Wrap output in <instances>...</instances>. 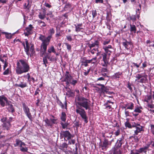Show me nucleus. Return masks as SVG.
I'll list each match as a JSON object with an SVG mask.
<instances>
[{"label":"nucleus","mask_w":154,"mask_h":154,"mask_svg":"<svg viewBox=\"0 0 154 154\" xmlns=\"http://www.w3.org/2000/svg\"><path fill=\"white\" fill-rule=\"evenodd\" d=\"M55 32L54 29L53 28L50 29L49 30V35L47 37L45 36L40 35L39 37V40H41L42 43L41 44V50L44 53H45L47 51V46L49 45L52 36Z\"/></svg>","instance_id":"f257e3e1"},{"label":"nucleus","mask_w":154,"mask_h":154,"mask_svg":"<svg viewBox=\"0 0 154 154\" xmlns=\"http://www.w3.org/2000/svg\"><path fill=\"white\" fill-rule=\"evenodd\" d=\"M17 66L16 72L18 75L27 72L30 69L29 65L26 60H19L17 63Z\"/></svg>","instance_id":"f03ea898"},{"label":"nucleus","mask_w":154,"mask_h":154,"mask_svg":"<svg viewBox=\"0 0 154 154\" xmlns=\"http://www.w3.org/2000/svg\"><path fill=\"white\" fill-rule=\"evenodd\" d=\"M91 103L88 99L83 97L78 96L75 99V106L77 109L83 107L86 110L91 109Z\"/></svg>","instance_id":"7ed1b4c3"},{"label":"nucleus","mask_w":154,"mask_h":154,"mask_svg":"<svg viewBox=\"0 0 154 154\" xmlns=\"http://www.w3.org/2000/svg\"><path fill=\"white\" fill-rule=\"evenodd\" d=\"M25 43H26V46L25 45V44H24L23 45L24 46V48L25 49V51L26 54L29 55L30 54V56L33 55V54H34L35 51L34 50V48L33 47V45H32L31 47L30 51L31 52V53L30 54V53L29 52V44L28 42V41L27 40H26L25 41Z\"/></svg>","instance_id":"20e7f679"},{"label":"nucleus","mask_w":154,"mask_h":154,"mask_svg":"<svg viewBox=\"0 0 154 154\" xmlns=\"http://www.w3.org/2000/svg\"><path fill=\"white\" fill-rule=\"evenodd\" d=\"M76 112L78 114H79L82 119L84 120L85 123L88 122V118L87 117L86 113L85 110L83 108L76 109Z\"/></svg>","instance_id":"39448f33"},{"label":"nucleus","mask_w":154,"mask_h":154,"mask_svg":"<svg viewBox=\"0 0 154 154\" xmlns=\"http://www.w3.org/2000/svg\"><path fill=\"white\" fill-rule=\"evenodd\" d=\"M57 118H55L53 116H52L50 119L46 118L44 121L46 124V125L51 127L54 124L57 123Z\"/></svg>","instance_id":"423d86ee"},{"label":"nucleus","mask_w":154,"mask_h":154,"mask_svg":"<svg viewBox=\"0 0 154 154\" xmlns=\"http://www.w3.org/2000/svg\"><path fill=\"white\" fill-rule=\"evenodd\" d=\"M103 59L101 60L102 62L101 63V65L103 66L106 67L108 63V59L109 56H108L107 54L103 53Z\"/></svg>","instance_id":"0eeeda50"},{"label":"nucleus","mask_w":154,"mask_h":154,"mask_svg":"<svg viewBox=\"0 0 154 154\" xmlns=\"http://www.w3.org/2000/svg\"><path fill=\"white\" fill-rule=\"evenodd\" d=\"M23 108L24 111L26 114L27 117L31 120L32 119V116L30 112L29 109L26 105L25 103H22Z\"/></svg>","instance_id":"6e6552de"},{"label":"nucleus","mask_w":154,"mask_h":154,"mask_svg":"<svg viewBox=\"0 0 154 154\" xmlns=\"http://www.w3.org/2000/svg\"><path fill=\"white\" fill-rule=\"evenodd\" d=\"M103 48L105 51V53H104L110 56L113 49L112 46L110 45L103 46Z\"/></svg>","instance_id":"1a4fd4ad"},{"label":"nucleus","mask_w":154,"mask_h":154,"mask_svg":"<svg viewBox=\"0 0 154 154\" xmlns=\"http://www.w3.org/2000/svg\"><path fill=\"white\" fill-rule=\"evenodd\" d=\"M33 27L31 24H30L29 26L26 28L24 34L26 36H28L29 35L31 34L33 32Z\"/></svg>","instance_id":"9d476101"},{"label":"nucleus","mask_w":154,"mask_h":154,"mask_svg":"<svg viewBox=\"0 0 154 154\" xmlns=\"http://www.w3.org/2000/svg\"><path fill=\"white\" fill-rule=\"evenodd\" d=\"M62 135L64 137V139L66 138L67 140H69L73 137L68 131H63L62 132Z\"/></svg>","instance_id":"9b49d317"},{"label":"nucleus","mask_w":154,"mask_h":154,"mask_svg":"<svg viewBox=\"0 0 154 154\" xmlns=\"http://www.w3.org/2000/svg\"><path fill=\"white\" fill-rule=\"evenodd\" d=\"M7 98L4 95L0 96V104L2 106H4L5 103H7Z\"/></svg>","instance_id":"f8f14e48"},{"label":"nucleus","mask_w":154,"mask_h":154,"mask_svg":"<svg viewBox=\"0 0 154 154\" xmlns=\"http://www.w3.org/2000/svg\"><path fill=\"white\" fill-rule=\"evenodd\" d=\"M142 126L140 125H139L136 128V130L134 131V135H136L138 134L143 130Z\"/></svg>","instance_id":"ddd939ff"},{"label":"nucleus","mask_w":154,"mask_h":154,"mask_svg":"<svg viewBox=\"0 0 154 154\" xmlns=\"http://www.w3.org/2000/svg\"><path fill=\"white\" fill-rule=\"evenodd\" d=\"M147 75L145 74V73L137 74L135 76V77L137 79H135V81L137 82V81L139 80L141 78L143 77H147Z\"/></svg>","instance_id":"4468645a"},{"label":"nucleus","mask_w":154,"mask_h":154,"mask_svg":"<svg viewBox=\"0 0 154 154\" xmlns=\"http://www.w3.org/2000/svg\"><path fill=\"white\" fill-rule=\"evenodd\" d=\"M2 126L4 129H6L7 130H9L11 126V124L10 123L9 121L7 122L4 123L2 125Z\"/></svg>","instance_id":"2eb2a0df"},{"label":"nucleus","mask_w":154,"mask_h":154,"mask_svg":"<svg viewBox=\"0 0 154 154\" xmlns=\"http://www.w3.org/2000/svg\"><path fill=\"white\" fill-rule=\"evenodd\" d=\"M149 146V144L147 145L146 146H144L143 147L140 148L138 150H137V151L139 152H144L146 153V150L147 149Z\"/></svg>","instance_id":"dca6fc26"},{"label":"nucleus","mask_w":154,"mask_h":154,"mask_svg":"<svg viewBox=\"0 0 154 154\" xmlns=\"http://www.w3.org/2000/svg\"><path fill=\"white\" fill-rule=\"evenodd\" d=\"M72 78L71 76L67 74L65 75V81L66 82V84H68L71 82Z\"/></svg>","instance_id":"f3484780"},{"label":"nucleus","mask_w":154,"mask_h":154,"mask_svg":"<svg viewBox=\"0 0 154 154\" xmlns=\"http://www.w3.org/2000/svg\"><path fill=\"white\" fill-rule=\"evenodd\" d=\"M126 107V109L132 110L134 108V104L132 103H130L125 105V108Z\"/></svg>","instance_id":"a211bd4d"},{"label":"nucleus","mask_w":154,"mask_h":154,"mask_svg":"<svg viewBox=\"0 0 154 154\" xmlns=\"http://www.w3.org/2000/svg\"><path fill=\"white\" fill-rule=\"evenodd\" d=\"M103 143L102 149H106L108 146V140L106 139H105Z\"/></svg>","instance_id":"6ab92c4d"},{"label":"nucleus","mask_w":154,"mask_h":154,"mask_svg":"<svg viewBox=\"0 0 154 154\" xmlns=\"http://www.w3.org/2000/svg\"><path fill=\"white\" fill-rule=\"evenodd\" d=\"M6 105L7 106V108L9 112H11L13 113L14 111L13 106L12 104L9 103L8 104V105Z\"/></svg>","instance_id":"aec40b11"},{"label":"nucleus","mask_w":154,"mask_h":154,"mask_svg":"<svg viewBox=\"0 0 154 154\" xmlns=\"http://www.w3.org/2000/svg\"><path fill=\"white\" fill-rule=\"evenodd\" d=\"M72 9L70 4L69 3H66L64 7V10L66 11H70L72 10Z\"/></svg>","instance_id":"412c9836"},{"label":"nucleus","mask_w":154,"mask_h":154,"mask_svg":"<svg viewBox=\"0 0 154 154\" xmlns=\"http://www.w3.org/2000/svg\"><path fill=\"white\" fill-rule=\"evenodd\" d=\"M99 42L97 41H96L94 43L91 44H89V46L90 49L94 47H98Z\"/></svg>","instance_id":"4be33fe9"},{"label":"nucleus","mask_w":154,"mask_h":154,"mask_svg":"<svg viewBox=\"0 0 154 154\" xmlns=\"http://www.w3.org/2000/svg\"><path fill=\"white\" fill-rule=\"evenodd\" d=\"M118 147H114L112 149L113 151V153H115V154H121V151Z\"/></svg>","instance_id":"5701e85b"},{"label":"nucleus","mask_w":154,"mask_h":154,"mask_svg":"<svg viewBox=\"0 0 154 154\" xmlns=\"http://www.w3.org/2000/svg\"><path fill=\"white\" fill-rule=\"evenodd\" d=\"M18 87L23 88L27 86V84L24 82H20V83L17 85Z\"/></svg>","instance_id":"b1692460"},{"label":"nucleus","mask_w":154,"mask_h":154,"mask_svg":"<svg viewBox=\"0 0 154 154\" xmlns=\"http://www.w3.org/2000/svg\"><path fill=\"white\" fill-rule=\"evenodd\" d=\"M46 13L45 11H44L43 13H39L38 15V17L41 19H43L45 16Z\"/></svg>","instance_id":"393cba45"},{"label":"nucleus","mask_w":154,"mask_h":154,"mask_svg":"<svg viewBox=\"0 0 154 154\" xmlns=\"http://www.w3.org/2000/svg\"><path fill=\"white\" fill-rule=\"evenodd\" d=\"M66 113L63 112L61 113V115L60 117V119L62 121L65 122L66 119Z\"/></svg>","instance_id":"a878e982"},{"label":"nucleus","mask_w":154,"mask_h":154,"mask_svg":"<svg viewBox=\"0 0 154 154\" xmlns=\"http://www.w3.org/2000/svg\"><path fill=\"white\" fill-rule=\"evenodd\" d=\"M48 52L49 53H51V52L54 54L56 53L54 48L53 46H51L50 48H49L48 50Z\"/></svg>","instance_id":"bb28decb"},{"label":"nucleus","mask_w":154,"mask_h":154,"mask_svg":"<svg viewBox=\"0 0 154 154\" xmlns=\"http://www.w3.org/2000/svg\"><path fill=\"white\" fill-rule=\"evenodd\" d=\"M122 140L121 138L120 139L118 140L116 142L117 146H115V147H120L121 146L122 144Z\"/></svg>","instance_id":"cd10ccee"},{"label":"nucleus","mask_w":154,"mask_h":154,"mask_svg":"<svg viewBox=\"0 0 154 154\" xmlns=\"http://www.w3.org/2000/svg\"><path fill=\"white\" fill-rule=\"evenodd\" d=\"M67 144L66 143H64L61 144L60 146V149L64 150V149H66L67 147Z\"/></svg>","instance_id":"c85d7f7f"},{"label":"nucleus","mask_w":154,"mask_h":154,"mask_svg":"<svg viewBox=\"0 0 154 154\" xmlns=\"http://www.w3.org/2000/svg\"><path fill=\"white\" fill-rule=\"evenodd\" d=\"M130 31L131 32H133L134 33H135L136 31V28L134 25H130Z\"/></svg>","instance_id":"c756f323"},{"label":"nucleus","mask_w":154,"mask_h":154,"mask_svg":"<svg viewBox=\"0 0 154 154\" xmlns=\"http://www.w3.org/2000/svg\"><path fill=\"white\" fill-rule=\"evenodd\" d=\"M38 24L41 27H45L46 25V24L44 22L41 20H38Z\"/></svg>","instance_id":"7c9ffc66"},{"label":"nucleus","mask_w":154,"mask_h":154,"mask_svg":"<svg viewBox=\"0 0 154 154\" xmlns=\"http://www.w3.org/2000/svg\"><path fill=\"white\" fill-rule=\"evenodd\" d=\"M112 136L111 132H106L103 135V136L104 137H111Z\"/></svg>","instance_id":"2f4dec72"},{"label":"nucleus","mask_w":154,"mask_h":154,"mask_svg":"<svg viewBox=\"0 0 154 154\" xmlns=\"http://www.w3.org/2000/svg\"><path fill=\"white\" fill-rule=\"evenodd\" d=\"M123 40H124L125 42H122L123 45L125 46L126 48H127L128 45L130 44V42H127L125 39H124Z\"/></svg>","instance_id":"473e14b6"},{"label":"nucleus","mask_w":154,"mask_h":154,"mask_svg":"<svg viewBox=\"0 0 154 154\" xmlns=\"http://www.w3.org/2000/svg\"><path fill=\"white\" fill-rule=\"evenodd\" d=\"M122 73L120 72H118L116 73L113 76L115 78H119L120 76H121Z\"/></svg>","instance_id":"72a5a7b5"},{"label":"nucleus","mask_w":154,"mask_h":154,"mask_svg":"<svg viewBox=\"0 0 154 154\" xmlns=\"http://www.w3.org/2000/svg\"><path fill=\"white\" fill-rule=\"evenodd\" d=\"M141 108H142L141 107H135L134 109V112H136L140 113L141 112L140 109Z\"/></svg>","instance_id":"f704fd0d"},{"label":"nucleus","mask_w":154,"mask_h":154,"mask_svg":"<svg viewBox=\"0 0 154 154\" xmlns=\"http://www.w3.org/2000/svg\"><path fill=\"white\" fill-rule=\"evenodd\" d=\"M20 150L23 152H27L28 151V148L26 147L23 146L20 148Z\"/></svg>","instance_id":"c9c22d12"},{"label":"nucleus","mask_w":154,"mask_h":154,"mask_svg":"<svg viewBox=\"0 0 154 154\" xmlns=\"http://www.w3.org/2000/svg\"><path fill=\"white\" fill-rule=\"evenodd\" d=\"M125 125L126 127H127L129 128H132L131 125L128 122L125 123Z\"/></svg>","instance_id":"e433bc0d"},{"label":"nucleus","mask_w":154,"mask_h":154,"mask_svg":"<svg viewBox=\"0 0 154 154\" xmlns=\"http://www.w3.org/2000/svg\"><path fill=\"white\" fill-rule=\"evenodd\" d=\"M110 42V39L103 41V46H107V45L109 44Z\"/></svg>","instance_id":"4c0bfd02"},{"label":"nucleus","mask_w":154,"mask_h":154,"mask_svg":"<svg viewBox=\"0 0 154 154\" xmlns=\"http://www.w3.org/2000/svg\"><path fill=\"white\" fill-rule=\"evenodd\" d=\"M26 76L27 77V78L28 79V82H31V78L30 77V76L29 73H27L26 75H24V77H26Z\"/></svg>","instance_id":"58836bf2"},{"label":"nucleus","mask_w":154,"mask_h":154,"mask_svg":"<svg viewBox=\"0 0 154 154\" xmlns=\"http://www.w3.org/2000/svg\"><path fill=\"white\" fill-rule=\"evenodd\" d=\"M146 78L147 77H143L140 79V80L137 81V82L140 83H143L145 81Z\"/></svg>","instance_id":"ea45409f"},{"label":"nucleus","mask_w":154,"mask_h":154,"mask_svg":"<svg viewBox=\"0 0 154 154\" xmlns=\"http://www.w3.org/2000/svg\"><path fill=\"white\" fill-rule=\"evenodd\" d=\"M98 48V47H97L96 48H93L92 49H90V52H91L92 54H94L95 53V52L96 51H98L97 50Z\"/></svg>","instance_id":"a19ab883"},{"label":"nucleus","mask_w":154,"mask_h":154,"mask_svg":"<svg viewBox=\"0 0 154 154\" xmlns=\"http://www.w3.org/2000/svg\"><path fill=\"white\" fill-rule=\"evenodd\" d=\"M75 31L77 32H79L81 29H82V28L77 26L76 25H75Z\"/></svg>","instance_id":"79ce46f5"},{"label":"nucleus","mask_w":154,"mask_h":154,"mask_svg":"<svg viewBox=\"0 0 154 154\" xmlns=\"http://www.w3.org/2000/svg\"><path fill=\"white\" fill-rule=\"evenodd\" d=\"M141 63V62L137 64V63H133L132 64L134 66H135L136 67L138 68L140 67Z\"/></svg>","instance_id":"37998d69"},{"label":"nucleus","mask_w":154,"mask_h":154,"mask_svg":"<svg viewBox=\"0 0 154 154\" xmlns=\"http://www.w3.org/2000/svg\"><path fill=\"white\" fill-rule=\"evenodd\" d=\"M130 19L133 21H134L136 20V17L135 15H132L130 17Z\"/></svg>","instance_id":"c03bdc74"},{"label":"nucleus","mask_w":154,"mask_h":154,"mask_svg":"<svg viewBox=\"0 0 154 154\" xmlns=\"http://www.w3.org/2000/svg\"><path fill=\"white\" fill-rule=\"evenodd\" d=\"M57 103L59 105L61 106L62 108H63L64 107V106L63 103L59 100H58L57 101Z\"/></svg>","instance_id":"a18cd8bd"},{"label":"nucleus","mask_w":154,"mask_h":154,"mask_svg":"<svg viewBox=\"0 0 154 154\" xmlns=\"http://www.w3.org/2000/svg\"><path fill=\"white\" fill-rule=\"evenodd\" d=\"M65 45L66 46V48L68 51H70L71 49V46L67 43H65Z\"/></svg>","instance_id":"49530a36"},{"label":"nucleus","mask_w":154,"mask_h":154,"mask_svg":"<svg viewBox=\"0 0 154 154\" xmlns=\"http://www.w3.org/2000/svg\"><path fill=\"white\" fill-rule=\"evenodd\" d=\"M92 15L93 17V18H94L96 16L97 14L96 11L95 10H93L92 11Z\"/></svg>","instance_id":"de8ad7c7"},{"label":"nucleus","mask_w":154,"mask_h":154,"mask_svg":"<svg viewBox=\"0 0 154 154\" xmlns=\"http://www.w3.org/2000/svg\"><path fill=\"white\" fill-rule=\"evenodd\" d=\"M77 81L76 80H72L71 81V82H70L69 83L71 84L72 85H75L76 83H77Z\"/></svg>","instance_id":"09e8293b"},{"label":"nucleus","mask_w":154,"mask_h":154,"mask_svg":"<svg viewBox=\"0 0 154 154\" xmlns=\"http://www.w3.org/2000/svg\"><path fill=\"white\" fill-rule=\"evenodd\" d=\"M41 51L43 52V54H46L44 58H46V59H49L50 57V55H49L48 54H46V52L45 53H44L42 51V50H41Z\"/></svg>","instance_id":"8fccbe9b"},{"label":"nucleus","mask_w":154,"mask_h":154,"mask_svg":"<svg viewBox=\"0 0 154 154\" xmlns=\"http://www.w3.org/2000/svg\"><path fill=\"white\" fill-rule=\"evenodd\" d=\"M127 109H125V117H127L128 116H130L129 112L128 111L126 110Z\"/></svg>","instance_id":"3c124183"},{"label":"nucleus","mask_w":154,"mask_h":154,"mask_svg":"<svg viewBox=\"0 0 154 154\" xmlns=\"http://www.w3.org/2000/svg\"><path fill=\"white\" fill-rule=\"evenodd\" d=\"M75 140H71L70 141L69 140V141L68 144H74L75 143Z\"/></svg>","instance_id":"603ef678"},{"label":"nucleus","mask_w":154,"mask_h":154,"mask_svg":"<svg viewBox=\"0 0 154 154\" xmlns=\"http://www.w3.org/2000/svg\"><path fill=\"white\" fill-rule=\"evenodd\" d=\"M66 38L67 40L70 42L72 41V37L71 36L69 35H67L66 36Z\"/></svg>","instance_id":"864d4df0"},{"label":"nucleus","mask_w":154,"mask_h":154,"mask_svg":"<svg viewBox=\"0 0 154 154\" xmlns=\"http://www.w3.org/2000/svg\"><path fill=\"white\" fill-rule=\"evenodd\" d=\"M60 124L63 128H65L67 126V124L66 123H64L63 122H61Z\"/></svg>","instance_id":"5fc2aeb1"},{"label":"nucleus","mask_w":154,"mask_h":154,"mask_svg":"<svg viewBox=\"0 0 154 154\" xmlns=\"http://www.w3.org/2000/svg\"><path fill=\"white\" fill-rule=\"evenodd\" d=\"M40 91L39 89L38 88H37L35 92L34 95L36 96L37 95H39V93Z\"/></svg>","instance_id":"6e6d98bb"},{"label":"nucleus","mask_w":154,"mask_h":154,"mask_svg":"<svg viewBox=\"0 0 154 154\" xmlns=\"http://www.w3.org/2000/svg\"><path fill=\"white\" fill-rule=\"evenodd\" d=\"M150 127L151 128V131L153 134L154 135V125H151Z\"/></svg>","instance_id":"4d7b16f0"},{"label":"nucleus","mask_w":154,"mask_h":154,"mask_svg":"<svg viewBox=\"0 0 154 154\" xmlns=\"http://www.w3.org/2000/svg\"><path fill=\"white\" fill-rule=\"evenodd\" d=\"M140 124L137 123H136L135 122L132 123V125H131L132 127H135L136 128Z\"/></svg>","instance_id":"13d9d810"},{"label":"nucleus","mask_w":154,"mask_h":154,"mask_svg":"<svg viewBox=\"0 0 154 154\" xmlns=\"http://www.w3.org/2000/svg\"><path fill=\"white\" fill-rule=\"evenodd\" d=\"M101 72H108V70L107 68H102Z\"/></svg>","instance_id":"bf43d9fd"},{"label":"nucleus","mask_w":154,"mask_h":154,"mask_svg":"<svg viewBox=\"0 0 154 154\" xmlns=\"http://www.w3.org/2000/svg\"><path fill=\"white\" fill-rule=\"evenodd\" d=\"M1 121L4 123V122H8V119L4 117L1 119Z\"/></svg>","instance_id":"052dcab7"},{"label":"nucleus","mask_w":154,"mask_h":154,"mask_svg":"<svg viewBox=\"0 0 154 154\" xmlns=\"http://www.w3.org/2000/svg\"><path fill=\"white\" fill-rule=\"evenodd\" d=\"M43 63L45 65V66H46V64L48 63V62L47 60V59H46V58H43Z\"/></svg>","instance_id":"680f3d73"},{"label":"nucleus","mask_w":154,"mask_h":154,"mask_svg":"<svg viewBox=\"0 0 154 154\" xmlns=\"http://www.w3.org/2000/svg\"><path fill=\"white\" fill-rule=\"evenodd\" d=\"M9 72V69L8 68L7 69L3 72L4 75H7L8 74Z\"/></svg>","instance_id":"e2e57ef3"},{"label":"nucleus","mask_w":154,"mask_h":154,"mask_svg":"<svg viewBox=\"0 0 154 154\" xmlns=\"http://www.w3.org/2000/svg\"><path fill=\"white\" fill-rule=\"evenodd\" d=\"M25 145L26 144L24 143L21 141L19 146H20V148H21L23 146H25Z\"/></svg>","instance_id":"0e129e2a"},{"label":"nucleus","mask_w":154,"mask_h":154,"mask_svg":"<svg viewBox=\"0 0 154 154\" xmlns=\"http://www.w3.org/2000/svg\"><path fill=\"white\" fill-rule=\"evenodd\" d=\"M120 133V131L118 130L115 132V134L116 136H118L119 134Z\"/></svg>","instance_id":"69168bd1"},{"label":"nucleus","mask_w":154,"mask_h":154,"mask_svg":"<svg viewBox=\"0 0 154 154\" xmlns=\"http://www.w3.org/2000/svg\"><path fill=\"white\" fill-rule=\"evenodd\" d=\"M47 15L48 16H49L51 17H53V15H52V13L51 11H50L48 13H47Z\"/></svg>","instance_id":"338daca9"},{"label":"nucleus","mask_w":154,"mask_h":154,"mask_svg":"<svg viewBox=\"0 0 154 154\" xmlns=\"http://www.w3.org/2000/svg\"><path fill=\"white\" fill-rule=\"evenodd\" d=\"M45 5L46 7L48 8H50L51 7V6L48 3H45Z\"/></svg>","instance_id":"774afa93"}]
</instances>
